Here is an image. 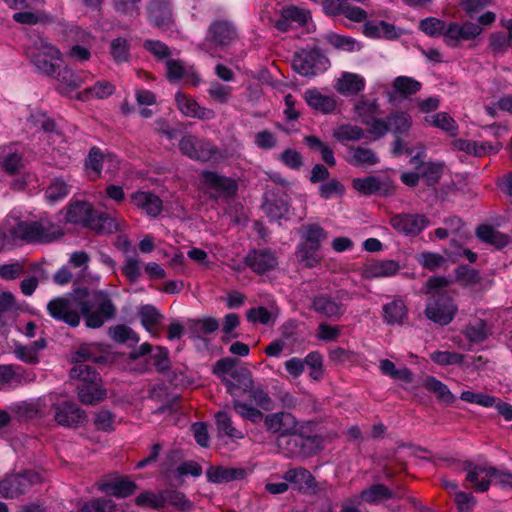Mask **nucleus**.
I'll list each match as a JSON object with an SVG mask.
<instances>
[{"instance_id": "f3484780", "label": "nucleus", "mask_w": 512, "mask_h": 512, "mask_svg": "<svg viewBox=\"0 0 512 512\" xmlns=\"http://www.w3.org/2000/svg\"><path fill=\"white\" fill-rule=\"evenodd\" d=\"M237 38V29L231 21L217 20L209 26L206 41L217 46H228Z\"/></svg>"}, {"instance_id": "7ed1b4c3", "label": "nucleus", "mask_w": 512, "mask_h": 512, "mask_svg": "<svg viewBox=\"0 0 512 512\" xmlns=\"http://www.w3.org/2000/svg\"><path fill=\"white\" fill-rule=\"evenodd\" d=\"M26 54L36 69L46 75L55 76L61 67V51L42 36H31Z\"/></svg>"}, {"instance_id": "a211bd4d", "label": "nucleus", "mask_w": 512, "mask_h": 512, "mask_svg": "<svg viewBox=\"0 0 512 512\" xmlns=\"http://www.w3.org/2000/svg\"><path fill=\"white\" fill-rule=\"evenodd\" d=\"M390 223L401 233L417 235L428 225L429 220L421 214H397L391 218Z\"/></svg>"}, {"instance_id": "0e129e2a", "label": "nucleus", "mask_w": 512, "mask_h": 512, "mask_svg": "<svg viewBox=\"0 0 512 512\" xmlns=\"http://www.w3.org/2000/svg\"><path fill=\"white\" fill-rule=\"evenodd\" d=\"M355 113L362 124L374 116L380 114L379 105L376 100H360L355 106Z\"/></svg>"}, {"instance_id": "c03bdc74", "label": "nucleus", "mask_w": 512, "mask_h": 512, "mask_svg": "<svg viewBox=\"0 0 512 512\" xmlns=\"http://www.w3.org/2000/svg\"><path fill=\"white\" fill-rule=\"evenodd\" d=\"M324 39L327 43L333 46L337 50H342L346 52H356L362 49V44L358 42L356 39L340 35L336 33H327L324 36Z\"/></svg>"}, {"instance_id": "a19ab883", "label": "nucleus", "mask_w": 512, "mask_h": 512, "mask_svg": "<svg viewBox=\"0 0 512 512\" xmlns=\"http://www.w3.org/2000/svg\"><path fill=\"white\" fill-rule=\"evenodd\" d=\"M406 316V306L400 299H395L383 306V318L388 324H402Z\"/></svg>"}, {"instance_id": "338daca9", "label": "nucleus", "mask_w": 512, "mask_h": 512, "mask_svg": "<svg viewBox=\"0 0 512 512\" xmlns=\"http://www.w3.org/2000/svg\"><path fill=\"white\" fill-rule=\"evenodd\" d=\"M251 402H254L263 410L269 411L273 409V400L261 385L252 384V389L248 391Z\"/></svg>"}, {"instance_id": "864d4df0", "label": "nucleus", "mask_w": 512, "mask_h": 512, "mask_svg": "<svg viewBox=\"0 0 512 512\" xmlns=\"http://www.w3.org/2000/svg\"><path fill=\"white\" fill-rule=\"evenodd\" d=\"M333 137L341 143L358 141L364 137V130L356 125L342 124L334 129Z\"/></svg>"}, {"instance_id": "3c124183", "label": "nucleus", "mask_w": 512, "mask_h": 512, "mask_svg": "<svg viewBox=\"0 0 512 512\" xmlns=\"http://www.w3.org/2000/svg\"><path fill=\"white\" fill-rule=\"evenodd\" d=\"M109 335L117 343L134 345L139 342L138 335L127 325L119 324L109 328Z\"/></svg>"}, {"instance_id": "4468645a", "label": "nucleus", "mask_w": 512, "mask_h": 512, "mask_svg": "<svg viewBox=\"0 0 512 512\" xmlns=\"http://www.w3.org/2000/svg\"><path fill=\"white\" fill-rule=\"evenodd\" d=\"M253 383L252 372L246 367H239L225 382L224 386L227 393L233 398V401H236L243 398L252 389Z\"/></svg>"}, {"instance_id": "9b49d317", "label": "nucleus", "mask_w": 512, "mask_h": 512, "mask_svg": "<svg viewBox=\"0 0 512 512\" xmlns=\"http://www.w3.org/2000/svg\"><path fill=\"white\" fill-rule=\"evenodd\" d=\"M264 426L268 432L275 434L276 437L303 429L298 419L292 413L286 411L267 414L264 418Z\"/></svg>"}, {"instance_id": "9d476101", "label": "nucleus", "mask_w": 512, "mask_h": 512, "mask_svg": "<svg viewBox=\"0 0 512 512\" xmlns=\"http://www.w3.org/2000/svg\"><path fill=\"white\" fill-rule=\"evenodd\" d=\"M201 182L213 198L231 197L236 194L237 182L214 171L205 170L201 173Z\"/></svg>"}, {"instance_id": "473e14b6", "label": "nucleus", "mask_w": 512, "mask_h": 512, "mask_svg": "<svg viewBox=\"0 0 512 512\" xmlns=\"http://www.w3.org/2000/svg\"><path fill=\"white\" fill-rule=\"evenodd\" d=\"M487 465H475L469 463L466 466L467 476L466 480L473 484L474 489L478 492H485L489 489L490 481L487 478Z\"/></svg>"}, {"instance_id": "8fccbe9b", "label": "nucleus", "mask_w": 512, "mask_h": 512, "mask_svg": "<svg viewBox=\"0 0 512 512\" xmlns=\"http://www.w3.org/2000/svg\"><path fill=\"white\" fill-rule=\"evenodd\" d=\"M363 33L367 37H371V38H378V37L393 38L396 36L394 25L389 24L385 21H380L378 23L366 22L363 26Z\"/></svg>"}, {"instance_id": "bf43d9fd", "label": "nucleus", "mask_w": 512, "mask_h": 512, "mask_svg": "<svg viewBox=\"0 0 512 512\" xmlns=\"http://www.w3.org/2000/svg\"><path fill=\"white\" fill-rule=\"evenodd\" d=\"M110 53L116 63L127 62L130 58L129 41L123 37L113 39L110 43Z\"/></svg>"}, {"instance_id": "7c9ffc66", "label": "nucleus", "mask_w": 512, "mask_h": 512, "mask_svg": "<svg viewBox=\"0 0 512 512\" xmlns=\"http://www.w3.org/2000/svg\"><path fill=\"white\" fill-rule=\"evenodd\" d=\"M113 161L115 160L112 154L103 155L99 148L92 147L85 160V167L90 178L95 180L100 177L103 164Z\"/></svg>"}, {"instance_id": "a18cd8bd", "label": "nucleus", "mask_w": 512, "mask_h": 512, "mask_svg": "<svg viewBox=\"0 0 512 512\" xmlns=\"http://www.w3.org/2000/svg\"><path fill=\"white\" fill-rule=\"evenodd\" d=\"M317 246H310L308 244H300L296 251L298 261L307 268H314L322 261V256L319 253Z\"/></svg>"}, {"instance_id": "69168bd1", "label": "nucleus", "mask_w": 512, "mask_h": 512, "mask_svg": "<svg viewBox=\"0 0 512 512\" xmlns=\"http://www.w3.org/2000/svg\"><path fill=\"white\" fill-rule=\"evenodd\" d=\"M232 90V87L228 85H224L218 81H212L207 93L213 101L226 104L231 98Z\"/></svg>"}, {"instance_id": "423d86ee", "label": "nucleus", "mask_w": 512, "mask_h": 512, "mask_svg": "<svg viewBox=\"0 0 512 512\" xmlns=\"http://www.w3.org/2000/svg\"><path fill=\"white\" fill-rule=\"evenodd\" d=\"M180 151L192 160L208 162L215 159L219 153L218 148L209 140L195 135H186L179 141Z\"/></svg>"}, {"instance_id": "c85d7f7f", "label": "nucleus", "mask_w": 512, "mask_h": 512, "mask_svg": "<svg viewBox=\"0 0 512 512\" xmlns=\"http://www.w3.org/2000/svg\"><path fill=\"white\" fill-rule=\"evenodd\" d=\"M78 399L85 405H95L106 398L101 382L82 383L77 387Z\"/></svg>"}, {"instance_id": "79ce46f5", "label": "nucleus", "mask_w": 512, "mask_h": 512, "mask_svg": "<svg viewBox=\"0 0 512 512\" xmlns=\"http://www.w3.org/2000/svg\"><path fill=\"white\" fill-rule=\"evenodd\" d=\"M349 163L353 166H373L379 162L378 156L370 148L350 147Z\"/></svg>"}, {"instance_id": "a878e982", "label": "nucleus", "mask_w": 512, "mask_h": 512, "mask_svg": "<svg viewBox=\"0 0 512 512\" xmlns=\"http://www.w3.org/2000/svg\"><path fill=\"white\" fill-rule=\"evenodd\" d=\"M15 235L25 241H51V235L48 233V228L37 221L33 222H20L15 228Z\"/></svg>"}, {"instance_id": "72a5a7b5", "label": "nucleus", "mask_w": 512, "mask_h": 512, "mask_svg": "<svg viewBox=\"0 0 512 512\" xmlns=\"http://www.w3.org/2000/svg\"><path fill=\"white\" fill-rule=\"evenodd\" d=\"M216 429L219 436H226L231 439H242L244 433L237 429L227 411H218L215 414Z\"/></svg>"}, {"instance_id": "cd10ccee", "label": "nucleus", "mask_w": 512, "mask_h": 512, "mask_svg": "<svg viewBox=\"0 0 512 512\" xmlns=\"http://www.w3.org/2000/svg\"><path fill=\"white\" fill-rule=\"evenodd\" d=\"M304 99L311 108L324 114L332 113L336 108V101L334 97L324 95L317 89H309L305 91Z\"/></svg>"}, {"instance_id": "ddd939ff", "label": "nucleus", "mask_w": 512, "mask_h": 512, "mask_svg": "<svg viewBox=\"0 0 512 512\" xmlns=\"http://www.w3.org/2000/svg\"><path fill=\"white\" fill-rule=\"evenodd\" d=\"M318 3L322 4V9L328 16L342 15L355 23L364 22L368 17L364 9L351 5L348 0H320Z\"/></svg>"}, {"instance_id": "dca6fc26", "label": "nucleus", "mask_w": 512, "mask_h": 512, "mask_svg": "<svg viewBox=\"0 0 512 512\" xmlns=\"http://www.w3.org/2000/svg\"><path fill=\"white\" fill-rule=\"evenodd\" d=\"M422 84L412 77L398 76L392 83V89L387 92V98L391 104H399L403 100L421 90Z\"/></svg>"}, {"instance_id": "09e8293b", "label": "nucleus", "mask_w": 512, "mask_h": 512, "mask_svg": "<svg viewBox=\"0 0 512 512\" xmlns=\"http://www.w3.org/2000/svg\"><path fill=\"white\" fill-rule=\"evenodd\" d=\"M238 359L232 357H224L215 362L213 365V373L221 380L223 384L237 371Z\"/></svg>"}, {"instance_id": "c9c22d12", "label": "nucleus", "mask_w": 512, "mask_h": 512, "mask_svg": "<svg viewBox=\"0 0 512 512\" xmlns=\"http://www.w3.org/2000/svg\"><path fill=\"white\" fill-rule=\"evenodd\" d=\"M412 117L405 111H395L388 115L389 132L394 136L408 135L412 126Z\"/></svg>"}, {"instance_id": "de8ad7c7", "label": "nucleus", "mask_w": 512, "mask_h": 512, "mask_svg": "<svg viewBox=\"0 0 512 512\" xmlns=\"http://www.w3.org/2000/svg\"><path fill=\"white\" fill-rule=\"evenodd\" d=\"M0 166L8 174H16L23 167L22 156L7 148L0 149Z\"/></svg>"}, {"instance_id": "37998d69", "label": "nucleus", "mask_w": 512, "mask_h": 512, "mask_svg": "<svg viewBox=\"0 0 512 512\" xmlns=\"http://www.w3.org/2000/svg\"><path fill=\"white\" fill-rule=\"evenodd\" d=\"M115 91V86L109 81H97L93 86L86 88L82 91L78 98L81 100L90 99H104L112 95Z\"/></svg>"}, {"instance_id": "0eeeda50", "label": "nucleus", "mask_w": 512, "mask_h": 512, "mask_svg": "<svg viewBox=\"0 0 512 512\" xmlns=\"http://www.w3.org/2000/svg\"><path fill=\"white\" fill-rule=\"evenodd\" d=\"M95 486L99 491L116 498H127L135 493L137 484L128 476L117 473L101 477Z\"/></svg>"}, {"instance_id": "f257e3e1", "label": "nucleus", "mask_w": 512, "mask_h": 512, "mask_svg": "<svg viewBox=\"0 0 512 512\" xmlns=\"http://www.w3.org/2000/svg\"><path fill=\"white\" fill-rule=\"evenodd\" d=\"M48 314L56 321L77 327L81 315L89 328H100L114 318L116 307L106 291L89 292L87 288L74 290L65 296L56 297L47 304Z\"/></svg>"}, {"instance_id": "20e7f679", "label": "nucleus", "mask_w": 512, "mask_h": 512, "mask_svg": "<svg viewBox=\"0 0 512 512\" xmlns=\"http://www.w3.org/2000/svg\"><path fill=\"white\" fill-rule=\"evenodd\" d=\"M354 293L341 289L334 294L320 293L311 301V310L322 318L339 320L346 311V303L353 299Z\"/></svg>"}, {"instance_id": "13d9d810", "label": "nucleus", "mask_w": 512, "mask_h": 512, "mask_svg": "<svg viewBox=\"0 0 512 512\" xmlns=\"http://www.w3.org/2000/svg\"><path fill=\"white\" fill-rule=\"evenodd\" d=\"M488 333L487 325L481 319L470 322L464 330L466 338L473 343L483 342L488 337Z\"/></svg>"}, {"instance_id": "774afa93", "label": "nucleus", "mask_w": 512, "mask_h": 512, "mask_svg": "<svg viewBox=\"0 0 512 512\" xmlns=\"http://www.w3.org/2000/svg\"><path fill=\"white\" fill-rule=\"evenodd\" d=\"M281 16L291 22H295L300 26L307 24L311 19L310 12L308 10L299 8L294 5L286 6L281 10Z\"/></svg>"}, {"instance_id": "49530a36", "label": "nucleus", "mask_w": 512, "mask_h": 512, "mask_svg": "<svg viewBox=\"0 0 512 512\" xmlns=\"http://www.w3.org/2000/svg\"><path fill=\"white\" fill-rule=\"evenodd\" d=\"M423 386L429 392L434 393L439 401H442L446 404H452L455 401V396L449 390L448 386L433 376L427 377L424 380Z\"/></svg>"}, {"instance_id": "393cba45", "label": "nucleus", "mask_w": 512, "mask_h": 512, "mask_svg": "<svg viewBox=\"0 0 512 512\" xmlns=\"http://www.w3.org/2000/svg\"><path fill=\"white\" fill-rule=\"evenodd\" d=\"M289 199L286 193L278 194L274 191L267 193L262 207L264 212L273 220L283 218L289 210Z\"/></svg>"}, {"instance_id": "f704fd0d", "label": "nucleus", "mask_w": 512, "mask_h": 512, "mask_svg": "<svg viewBox=\"0 0 512 512\" xmlns=\"http://www.w3.org/2000/svg\"><path fill=\"white\" fill-rule=\"evenodd\" d=\"M365 87V80L362 76L354 73H344L338 79L336 89L343 95H356Z\"/></svg>"}, {"instance_id": "39448f33", "label": "nucleus", "mask_w": 512, "mask_h": 512, "mask_svg": "<svg viewBox=\"0 0 512 512\" xmlns=\"http://www.w3.org/2000/svg\"><path fill=\"white\" fill-rule=\"evenodd\" d=\"M44 480V474L34 470L7 474L0 480V496L5 499H17Z\"/></svg>"}, {"instance_id": "aec40b11", "label": "nucleus", "mask_w": 512, "mask_h": 512, "mask_svg": "<svg viewBox=\"0 0 512 512\" xmlns=\"http://www.w3.org/2000/svg\"><path fill=\"white\" fill-rule=\"evenodd\" d=\"M148 14L150 22L161 30H167L173 24L170 0H151Z\"/></svg>"}, {"instance_id": "c756f323", "label": "nucleus", "mask_w": 512, "mask_h": 512, "mask_svg": "<svg viewBox=\"0 0 512 512\" xmlns=\"http://www.w3.org/2000/svg\"><path fill=\"white\" fill-rule=\"evenodd\" d=\"M132 201L138 208L144 210L151 217L158 216L162 211V200L150 192H136L132 195Z\"/></svg>"}, {"instance_id": "2eb2a0df", "label": "nucleus", "mask_w": 512, "mask_h": 512, "mask_svg": "<svg viewBox=\"0 0 512 512\" xmlns=\"http://www.w3.org/2000/svg\"><path fill=\"white\" fill-rule=\"evenodd\" d=\"M177 109L186 117L199 120H212L215 118L214 110L201 106L189 95L178 91L175 94Z\"/></svg>"}, {"instance_id": "58836bf2", "label": "nucleus", "mask_w": 512, "mask_h": 512, "mask_svg": "<svg viewBox=\"0 0 512 512\" xmlns=\"http://www.w3.org/2000/svg\"><path fill=\"white\" fill-rule=\"evenodd\" d=\"M454 147L460 151H464L477 157L485 156L491 152H497L499 149V146L494 148L491 144L486 142L478 143L476 141L463 139L454 141Z\"/></svg>"}, {"instance_id": "e433bc0d", "label": "nucleus", "mask_w": 512, "mask_h": 512, "mask_svg": "<svg viewBox=\"0 0 512 512\" xmlns=\"http://www.w3.org/2000/svg\"><path fill=\"white\" fill-rule=\"evenodd\" d=\"M246 471L243 468H223L211 467L207 471V477L215 483L230 482L233 480H241L245 477Z\"/></svg>"}, {"instance_id": "b1692460", "label": "nucleus", "mask_w": 512, "mask_h": 512, "mask_svg": "<svg viewBox=\"0 0 512 512\" xmlns=\"http://www.w3.org/2000/svg\"><path fill=\"white\" fill-rule=\"evenodd\" d=\"M18 310L15 296L8 291L0 293V331L7 335L10 327L15 322V316Z\"/></svg>"}, {"instance_id": "4c0bfd02", "label": "nucleus", "mask_w": 512, "mask_h": 512, "mask_svg": "<svg viewBox=\"0 0 512 512\" xmlns=\"http://www.w3.org/2000/svg\"><path fill=\"white\" fill-rule=\"evenodd\" d=\"M394 497V493L383 484H374L360 493L362 501L369 504H379Z\"/></svg>"}, {"instance_id": "6e6d98bb", "label": "nucleus", "mask_w": 512, "mask_h": 512, "mask_svg": "<svg viewBox=\"0 0 512 512\" xmlns=\"http://www.w3.org/2000/svg\"><path fill=\"white\" fill-rule=\"evenodd\" d=\"M304 244L320 247L322 241L327 238V232L317 223L304 225L302 227Z\"/></svg>"}, {"instance_id": "f8f14e48", "label": "nucleus", "mask_w": 512, "mask_h": 512, "mask_svg": "<svg viewBox=\"0 0 512 512\" xmlns=\"http://www.w3.org/2000/svg\"><path fill=\"white\" fill-rule=\"evenodd\" d=\"M52 409L54 420L60 426L78 427L83 425L87 420L85 411L71 401L55 403Z\"/></svg>"}, {"instance_id": "e2e57ef3", "label": "nucleus", "mask_w": 512, "mask_h": 512, "mask_svg": "<svg viewBox=\"0 0 512 512\" xmlns=\"http://www.w3.org/2000/svg\"><path fill=\"white\" fill-rule=\"evenodd\" d=\"M487 478H489L490 484L498 485L505 490L512 491V473L509 471L489 466Z\"/></svg>"}, {"instance_id": "052dcab7", "label": "nucleus", "mask_w": 512, "mask_h": 512, "mask_svg": "<svg viewBox=\"0 0 512 512\" xmlns=\"http://www.w3.org/2000/svg\"><path fill=\"white\" fill-rule=\"evenodd\" d=\"M353 188L363 195L377 194L381 191V182L375 176L355 178L352 181Z\"/></svg>"}, {"instance_id": "5fc2aeb1", "label": "nucleus", "mask_w": 512, "mask_h": 512, "mask_svg": "<svg viewBox=\"0 0 512 512\" xmlns=\"http://www.w3.org/2000/svg\"><path fill=\"white\" fill-rule=\"evenodd\" d=\"M73 379L80 380L82 383L101 382V378L94 366L87 364H76L70 371Z\"/></svg>"}, {"instance_id": "6ab92c4d", "label": "nucleus", "mask_w": 512, "mask_h": 512, "mask_svg": "<svg viewBox=\"0 0 512 512\" xmlns=\"http://www.w3.org/2000/svg\"><path fill=\"white\" fill-rule=\"evenodd\" d=\"M56 79L60 83L58 92L69 96L71 92L78 89L83 83H85L92 75L88 72L76 73L69 67L65 66L62 69H58L55 74Z\"/></svg>"}, {"instance_id": "5701e85b", "label": "nucleus", "mask_w": 512, "mask_h": 512, "mask_svg": "<svg viewBox=\"0 0 512 512\" xmlns=\"http://www.w3.org/2000/svg\"><path fill=\"white\" fill-rule=\"evenodd\" d=\"M401 269L398 261L391 259L376 260L367 263L362 269V277L365 279L392 277Z\"/></svg>"}, {"instance_id": "412c9836", "label": "nucleus", "mask_w": 512, "mask_h": 512, "mask_svg": "<svg viewBox=\"0 0 512 512\" xmlns=\"http://www.w3.org/2000/svg\"><path fill=\"white\" fill-rule=\"evenodd\" d=\"M244 260L246 266L257 274H264L271 271L278 264L274 253L267 249L253 250L245 256Z\"/></svg>"}, {"instance_id": "4d7b16f0", "label": "nucleus", "mask_w": 512, "mask_h": 512, "mask_svg": "<svg viewBox=\"0 0 512 512\" xmlns=\"http://www.w3.org/2000/svg\"><path fill=\"white\" fill-rule=\"evenodd\" d=\"M70 193V187L62 179H55L45 190V197L50 203H56L66 198Z\"/></svg>"}, {"instance_id": "bb28decb", "label": "nucleus", "mask_w": 512, "mask_h": 512, "mask_svg": "<svg viewBox=\"0 0 512 512\" xmlns=\"http://www.w3.org/2000/svg\"><path fill=\"white\" fill-rule=\"evenodd\" d=\"M93 215L94 211L88 202L76 201L67 206L65 218L70 223L88 227Z\"/></svg>"}, {"instance_id": "2f4dec72", "label": "nucleus", "mask_w": 512, "mask_h": 512, "mask_svg": "<svg viewBox=\"0 0 512 512\" xmlns=\"http://www.w3.org/2000/svg\"><path fill=\"white\" fill-rule=\"evenodd\" d=\"M477 237L485 243L494 246L496 249H503L510 243V237L490 225H480L476 230Z\"/></svg>"}, {"instance_id": "ea45409f", "label": "nucleus", "mask_w": 512, "mask_h": 512, "mask_svg": "<svg viewBox=\"0 0 512 512\" xmlns=\"http://www.w3.org/2000/svg\"><path fill=\"white\" fill-rule=\"evenodd\" d=\"M88 227L100 234H112L118 231L119 223L109 214L100 212L94 213Z\"/></svg>"}, {"instance_id": "f03ea898", "label": "nucleus", "mask_w": 512, "mask_h": 512, "mask_svg": "<svg viewBox=\"0 0 512 512\" xmlns=\"http://www.w3.org/2000/svg\"><path fill=\"white\" fill-rule=\"evenodd\" d=\"M449 280L446 277H430L426 284V293L430 294L425 314L434 323L448 325L457 313V306L447 291Z\"/></svg>"}, {"instance_id": "603ef678", "label": "nucleus", "mask_w": 512, "mask_h": 512, "mask_svg": "<svg viewBox=\"0 0 512 512\" xmlns=\"http://www.w3.org/2000/svg\"><path fill=\"white\" fill-rule=\"evenodd\" d=\"M80 512H126L124 509H119L117 504L107 498H95L86 502L80 509Z\"/></svg>"}, {"instance_id": "6e6552de", "label": "nucleus", "mask_w": 512, "mask_h": 512, "mask_svg": "<svg viewBox=\"0 0 512 512\" xmlns=\"http://www.w3.org/2000/svg\"><path fill=\"white\" fill-rule=\"evenodd\" d=\"M311 438L302 433V429L285 436L276 437V445L280 452L288 458L307 457L310 455Z\"/></svg>"}, {"instance_id": "4be33fe9", "label": "nucleus", "mask_w": 512, "mask_h": 512, "mask_svg": "<svg viewBox=\"0 0 512 512\" xmlns=\"http://www.w3.org/2000/svg\"><path fill=\"white\" fill-rule=\"evenodd\" d=\"M283 479L296 485L297 489L303 493H313L318 491V484L313 475L306 468L297 467L287 470L283 474Z\"/></svg>"}, {"instance_id": "1a4fd4ad", "label": "nucleus", "mask_w": 512, "mask_h": 512, "mask_svg": "<svg viewBox=\"0 0 512 512\" xmlns=\"http://www.w3.org/2000/svg\"><path fill=\"white\" fill-rule=\"evenodd\" d=\"M327 62L328 59L318 49L302 50L295 53L292 67L301 76L312 77L324 68Z\"/></svg>"}, {"instance_id": "680f3d73", "label": "nucleus", "mask_w": 512, "mask_h": 512, "mask_svg": "<svg viewBox=\"0 0 512 512\" xmlns=\"http://www.w3.org/2000/svg\"><path fill=\"white\" fill-rule=\"evenodd\" d=\"M233 410L242 418L249 420L253 423L264 421V415L259 409L251 406L250 404L240 400L233 401Z\"/></svg>"}]
</instances>
